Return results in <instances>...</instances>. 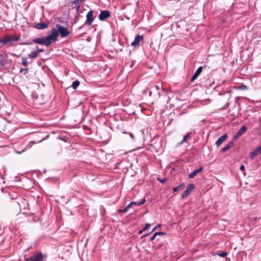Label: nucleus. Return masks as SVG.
I'll return each mask as SVG.
<instances>
[{"instance_id":"1","label":"nucleus","mask_w":261,"mask_h":261,"mask_svg":"<svg viewBox=\"0 0 261 261\" xmlns=\"http://www.w3.org/2000/svg\"><path fill=\"white\" fill-rule=\"evenodd\" d=\"M32 42L38 43L41 45H44L47 47L49 46L51 44V42H49V40L47 39V36L34 38L32 42L23 43V44L30 45L31 44Z\"/></svg>"},{"instance_id":"2","label":"nucleus","mask_w":261,"mask_h":261,"mask_svg":"<svg viewBox=\"0 0 261 261\" xmlns=\"http://www.w3.org/2000/svg\"><path fill=\"white\" fill-rule=\"evenodd\" d=\"M56 28H57L59 34H60L62 37H66L69 35L70 32L66 28L59 24H56Z\"/></svg>"},{"instance_id":"3","label":"nucleus","mask_w":261,"mask_h":261,"mask_svg":"<svg viewBox=\"0 0 261 261\" xmlns=\"http://www.w3.org/2000/svg\"><path fill=\"white\" fill-rule=\"evenodd\" d=\"M59 36V32L58 30L53 29L51 31L50 34L47 36V39L49 40L51 44L57 40L58 37Z\"/></svg>"},{"instance_id":"4","label":"nucleus","mask_w":261,"mask_h":261,"mask_svg":"<svg viewBox=\"0 0 261 261\" xmlns=\"http://www.w3.org/2000/svg\"><path fill=\"white\" fill-rule=\"evenodd\" d=\"M33 97L34 98V102L36 105H41L45 103L46 101V99L44 96L42 95H36L35 94H33Z\"/></svg>"},{"instance_id":"5","label":"nucleus","mask_w":261,"mask_h":261,"mask_svg":"<svg viewBox=\"0 0 261 261\" xmlns=\"http://www.w3.org/2000/svg\"><path fill=\"white\" fill-rule=\"evenodd\" d=\"M43 255L41 253H37L32 256L25 258L26 261H42Z\"/></svg>"},{"instance_id":"6","label":"nucleus","mask_w":261,"mask_h":261,"mask_svg":"<svg viewBox=\"0 0 261 261\" xmlns=\"http://www.w3.org/2000/svg\"><path fill=\"white\" fill-rule=\"evenodd\" d=\"M195 188V185L193 184H190L187 186L186 190L184 192V193L181 194V198H184L185 197H188L192 190Z\"/></svg>"},{"instance_id":"7","label":"nucleus","mask_w":261,"mask_h":261,"mask_svg":"<svg viewBox=\"0 0 261 261\" xmlns=\"http://www.w3.org/2000/svg\"><path fill=\"white\" fill-rule=\"evenodd\" d=\"M19 37H15L13 36V38H11L9 36H7L6 38H1L0 39V44H5L8 43H12L13 40H17L19 39Z\"/></svg>"},{"instance_id":"8","label":"nucleus","mask_w":261,"mask_h":261,"mask_svg":"<svg viewBox=\"0 0 261 261\" xmlns=\"http://www.w3.org/2000/svg\"><path fill=\"white\" fill-rule=\"evenodd\" d=\"M247 130V127L243 125L240 129L237 132L236 134L233 136V140H237L241 136L244 134Z\"/></svg>"},{"instance_id":"9","label":"nucleus","mask_w":261,"mask_h":261,"mask_svg":"<svg viewBox=\"0 0 261 261\" xmlns=\"http://www.w3.org/2000/svg\"><path fill=\"white\" fill-rule=\"evenodd\" d=\"M93 11H89L86 15V21L85 24L91 25L93 21Z\"/></svg>"},{"instance_id":"10","label":"nucleus","mask_w":261,"mask_h":261,"mask_svg":"<svg viewBox=\"0 0 261 261\" xmlns=\"http://www.w3.org/2000/svg\"><path fill=\"white\" fill-rule=\"evenodd\" d=\"M110 17V12L108 10L101 11L98 18L101 21H104Z\"/></svg>"},{"instance_id":"11","label":"nucleus","mask_w":261,"mask_h":261,"mask_svg":"<svg viewBox=\"0 0 261 261\" xmlns=\"http://www.w3.org/2000/svg\"><path fill=\"white\" fill-rule=\"evenodd\" d=\"M49 22L48 21L35 23L34 28L38 30H43L48 27Z\"/></svg>"},{"instance_id":"12","label":"nucleus","mask_w":261,"mask_h":261,"mask_svg":"<svg viewBox=\"0 0 261 261\" xmlns=\"http://www.w3.org/2000/svg\"><path fill=\"white\" fill-rule=\"evenodd\" d=\"M261 154V145L256 148L250 153V157L253 159L256 156Z\"/></svg>"},{"instance_id":"13","label":"nucleus","mask_w":261,"mask_h":261,"mask_svg":"<svg viewBox=\"0 0 261 261\" xmlns=\"http://www.w3.org/2000/svg\"><path fill=\"white\" fill-rule=\"evenodd\" d=\"M143 39L142 35H137L134 40L132 42L131 45L133 46H138L140 44V41Z\"/></svg>"},{"instance_id":"14","label":"nucleus","mask_w":261,"mask_h":261,"mask_svg":"<svg viewBox=\"0 0 261 261\" xmlns=\"http://www.w3.org/2000/svg\"><path fill=\"white\" fill-rule=\"evenodd\" d=\"M203 170V167H200L199 168L193 170L191 173L188 175L189 179L193 178L197 174L201 172Z\"/></svg>"},{"instance_id":"15","label":"nucleus","mask_w":261,"mask_h":261,"mask_svg":"<svg viewBox=\"0 0 261 261\" xmlns=\"http://www.w3.org/2000/svg\"><path fill=\"white\" fill-rule=\"evenodd\" d=\"M83 0H74L72 2L71 6L73 9H76V12L78 13L79 10L81 6L80 2H82Z\"/></svg>"},{"instance_id":"16","label":"nucleus","mask_w":261,"mask_h":261,"mask_svg":"<svg viewBox=\"0 0 261 261\" xmlns=\"http://www.w3.org/2000/svg\"><path fill=\"white\" fill-rule=\"evenodd\" d=\"M203 67L202 66H200L197 68V69L195 72L194 74L192 77V79L191 80V82H193L194 81L197 77L199 76V75L201 73L202 71Z\"/></svg>"},{"instance_id":"17","label":"nucleus","mask_w":261,"mask_h":261,"mask_svg":"<svg viewBox=\"0 0 261 261\" xmlns=\"http://www.w3.org/2000/svg\"><path fill=\"white\" fill-rule=\"evenodd\" d=\"M228 138L227 134H225L220 137L216 142V145L217 147L219 146L221 144H222Z\"/></svg>"},{"instance_id":"18","label":"nucleus","mask_w":261,"mask_h":261,"mask_svg":"<svg viewBox=\"0 0 261 261\" xmlns=\"http://www.w3.org/2000/svg\"><path fill=\"white\" fill-rule=\"evenodd\" d=\"M233 145V142L232 141H231L229 142L225 147L222 148L221 149L220 152H223L227 151V150L229 149Z\"/></svg>"},{"instance_id":"19","label":"nucleus","mask_w":261,"mask_h":261,"mask_svg":"<svg viewBox=\"0 0 261 261\" xmlns=\"http://www.w3.org/2000/svg\"><path fill=\"white\" fill-rule=\"evenodd\" d=\"M190 135H191V133H189L187 135H186L184 136V137L183 138L182 141L181 142H180L179 143H178V145H180L182 144L184 142H185L187 141V140L188 139L190 138Z\"/></svg>"},{"instance_id":"20","label":"nucleus","mask_w":261,"mask_h":261,"mask_svg":"<svg viewBox=\"0 0 261 261\" xmlns=\"http://www.w3.org/2000/svg\"><path fill=\"white\" fill-rule=\"evenodd\" d=\"M38 57V54L36 50L33 51L29 55V57L31 59H35Z\"/></svg>"},{"instance_id":"21","label":"nucleus","mask_w":261,"mask_h":261,"mask_svg":"<svg viewBox=\"0 0 261 261\" xmlns=\"http://www.w3.org/2000/svg\"><path fill=\"white\" fill-rule=\"evenodd\" d=\"M80 82L78 80H76L72 83L71 87H72V88L74 90H76L77 89V88L79 87V86L80 85Z\"/></svg>"},{"instance_id":"22","label":"nucleus","mask_w":261,"mask_h":261,"mask_svg":"<svg viewBox=\"0 0 261 261\" xmlns=\"http://www.w3.org/2000/svg\"><path fill=\"white\" fill-rule=\"evenodd\" d=\"M184 185H185L184 184L182 183V184L178 185V186L174 187L173 189V192H177L178 190L181 189L184 187Z\"/></svg>"},{"instance_id":"23","label":"nucleus","mask_w":261,"mask_h":261,"mask_svg":"<svg viewBox=\"0 0 261 261\" xmlns=\"http://www.w3.org/2000/svg\"><path fill=\"white\" fill-rule=\"evenodd\" d=\"M130 208V205H127L125 207V208L124 209H121V210H119L118 211V212L119 213H126L127 212V211L128 210V209Z\"/></svg>"},{"instance_id":"24","label":"nucleus","mask_w":261,"mask_h":261,"mask_svg":"<svg viewBox=\"0 0 261 261\" xmlns=\"http://www.w3.org/2000/svg\"><path fill=\"white\" fill-rule=\"evenodd\" d=\"M227 254V252L226 251H221L218 253V255L222 257H225Z\"/></svg>"},{"instance_id":"25","label":"nucleus","mask_w":261,"mask_h":261,"mask_svg":"<svg viewBox=\"0 0 261 261\" xmlns=\"http://www.w3.org/2000/svg\"><path fill=\"white\" fill-rule=\"evenodd\" d=\"M22 64L24 66H27L28 65V62L27 61V60L25 58H22Z\"/></svg>"},{"instance_id":"26","label":"nucleus","mask_w":261,"mask_h":261,"mask_svg":"<svg viewBox=\"0 0 261 261\" xmlns=\"http://www.w3.org/2000/svg\"><path fill=\"white\" fill-rule=\"evenodd\" d=\"M3 55L0 53V65H4V64L3 62Z\"/></svg>"},{"instance_id":"27","label":"nucleus","mask_w":261,"mask_h":261,"mask_svg":"<svg viewBox=\"0 0 261 261\" xmlns=\"http://www.w3.org/2000/svg\"><path fill=\"white\" fill-rule=\"evenodd\" d=\"M37 50L36 51L39 54L40 53L44 52V50L43 48H39L38 46H37Z\"/></svg>"},{"instance_id":"28","label":"nucleus","mask_w":261,"mask_h":261,"mask_svg":"<svg viewBox=\"0 0 261 261\" xmlns=\"http://www.w3.org/2000/svg\"><path fill=\"white\" fill-rule=\"evenodd\" d=\"M145 199L144 198V199H142L140 202H139V203L137 202V205H142L145 203Z\"/></svg>"},{"instance_id":"29","label":"nucleus","mask_w":261,"mask_h":261,"mask_svg":"<svg viewBox=\"0 0 261 261\" xmlns=\"http://www.w3.org/2000/svg\"><path fill=\"white\" fill-rule=\"evenodd\" d=\"M156 236L157 235L156 234V233H154L153 235L150 238L149 241H153L155 239Z\"/></svg>"},{"instance_id":"30","label":"nucleus","mask_w":261,"mask_h":261,"mask_svg":"<svg viewBox=\"0 0 261 261\" xmlns=\"http://www.w3.org/2000/svg\"><path fill=\"white\" fill-rule=\"evenodd\" d=\"M158 180L160 181L161 183H165L166 181V179L165 178H164L163 179L158 178Z\"/></svg>"},{"instance_id":"31","label":"nucleus","mask_w":261,"mask_h":261,"mask_svg":"<svg viewBox=\"0 0 261 261\" xmlns=\"http://www.w3.org/2000/svg\"><path fill=\"white\" fill-rule=\"evenodd\" d=\"M157 236H159V235H165L166 234V232H155Z\"/></svg>"},{"instance_id":"32","label":"nucleus","mask_w":261,"mask_h":261,"mask_svg":"<svg viewBox=\"0 0 261 261\" xmlns=\"http://www.w3.org/2000/svg\"><path fill=\"white\" fill-rule=\"evenodd\" d=\"M150 226V224H149V223H146V225H145V226L143 228V229L144 230H146V229H147Z\"/></svg>"},{"instance_id":"33","label":"nucleus","mask_w":261,"mask_h":261,"mask_svg":"<svg viewBox=\"0 0 261 261\" xmlns=\"http://www.w3.org/2000/svg\"><path fill=\"white\" fill-rule=\"evenodd\" d=\"M128 205H130V207L132 206H133V205H137V202L132 201L129 204H128Z\"/></svg>"},{"instance_id":"34","label":"nucleus","mask_w":261,"mask_h":261,"mask_svg":"<svg viewBox=\"0 0 261 261\" xmlns=\"http://www.w3.org/2000/svg\"><path fill=\"white\" fill-rule=\"evenodd\" d=\"M161 224H158L156 226H155L152 230V231L150 232V233H152L153 231H154L155 230V229H156L158 227H159L161 226Z\"/></svg>"},{"instance_id":"35","label":"nucleus","mask_w":261,"mask_h":261,"mask_svg":"<svg viewBox=\"0 0 261 261\" xmlns=\"http://www.w3.org/2000/svg\"><path fill=\"white\" fill-rule=\"evenodd\" d=\"M29 68H22L20 70V72H22L23 71H27L28 70Z\"/></svg>"},{"instance_id":"36","label":"nucleus","mask_w":261,"mask_h":261,"mask_svg":"<svg viewBox=\"0 0 261 261\" xmlns=\"http://www.w3.org/2000/svg\"><path fill=\"white\" fill-rule=\"evenodd\" d=\"M240 169L242 171H243L244 170H245V166L243 165H242L240 167Z\"/></svg>"},{"instance_id":"37","label":"nucleus","mask_w":261,"mask_h":261,"mask_svg":"<svg viewBox=\"0 0 261 261\" xmlns=\"http://www.w3.org/2000/svg\"><path fill=\"white\" fill-rule=\"evenodd\" d=\"M129 136H130V138L132 139V140H135V137L133 134L129 133Z\"/></svg>"},{"instance_id":"38","label":"nucleus","mask_w":261,"mask_h":261,"mask_svg":"<svg viewBox=\"0 0 261 261\" xmlns=\"http://www.w3.org/2000/svg\"><path fill=\"white\" fill-rule=\"evenodd\" d=\"M152 89H156V90H158L159 89V87L156 85L154 87H152Z\"/></svg>"},{"instance_id":"39","label":"nucleus","mask_w":261,"mask_h":261,"mask_svg":"<svg viewBox=\"0 0 261 261\" xmlns=\"http://www.w3.org/2000/svg\"><path fill=\"white\" fill-rule=\"evenodd\" d=\"M150 233H148L147 234H144V235H143L141 237V239H143L144 238H145L146 236H148L149 234Z\"/></svg>"},{"instance_id":"40","label":"nucleus","mask_w":261,"mask_h":261,"mask_svg":"<svg viewBox=\"0 0 261 261\" xmlns=\"http://www.w3.org/2000/svg\"><path fill=\"white\" fill-rule=\"evenodd\" d=\"M34 143V142H30V143L29 144L28 146L29 147H32Z\"/></svg>"},{"instance_id":"41","label":"nucleus","mask_w":261,"mask_h":261,"mask_svg":"<svg viewBox=\"0 0 261 261\" xmlns=\"http://www.w3.org/2000/svg\"><path fill=\"white\" fill-rule=\"evenodd\" d=\"M145 230L143 229L142 230H140L138 231V233L139 234H142L143 233V231H144Z\"/></svg>"},{"instance_id":"42","label":"nucleus","mask_w":261,"mask_h":261,"mask_svg":"<svg viewBox=\"0 0 261 261\" xmlns=\"http://www.w3.org/2000/svg\"><path fill=\"white\" fill-rule=\"evenodd\" d=\"M151 94H152V92L151 91H150L149 92V95L151 96Z\"/></svg>"},{"instance_id":"43","label":"nucleus","mask_w":261,"mask_h":261,"mask_svg":"<svg viewBox=\"0 0 261 261\" xmlns=\"http://www.w3.org/2000/svg\"><path fill=\"white\" fill-rule=\"evenodd\" d=\"M83 27V26H82V27H79V29H82Z\"/></svg>"},{"instance_id":"44","label":"nucleus","mask_w":261,"mask_h":261,"mask_svg":"<svg viewBox=\"0 0 261 261\" xmlns=\"http://www.w3.org/2000/svg\"><path fill=\"white\" fill-rule=\"evenodd\" d=\"M257 217L254 218V220H257Z\"/></svg>"},{"instance_id":"45","label":"nucleus","mask_w":261,"mask_h":261,"mask_svg":"<svg viewBox=\"0 0 261 261\" xmlns=\"http://www.w3.org/2000/svg\"><path fill=\"white\" fill-rule=\"evenodd\" d=\"M260 122H261V120H260Z\"/></svg>"}]
</instances>
